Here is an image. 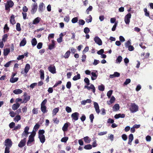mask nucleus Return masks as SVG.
Here are the masks:
<instances>
[{"label":"nucleus","mask_w":153,"mask_h":153,"mask_svg":"<svg viewBox=\"0 0 153 153\" xmlns=\"http://www.w3.org/2000/svg\"><path fill=\"white\" fill-rule=\"evenodd\" d=\"M83 139L85 142L87 143H89L91 141V139L88 136L84 137Z\"/></svg>","instance_id":"28"},{"label":"nucleus","mask_w":153,"mask_h":153,"mask_svg":"<svg viewBox=\"0 0 153 153\" xmlns=\"http://www.w3.org/2000/svg\"><path fill=\"white\" fill-rule=\"evenodd\" d=\"M19 79L18 77H11L10 80V81L11 83H13L17 82Z\"/></svg>","instance_id":"24"},{"label":"nucleus","mask_w":153,"mask_h":153,"mask_svg":"<svg viewBox=\"0 0 153 153\" xmlns=\"http://www.w3.org/2000/svg\"><path fill=\"white\" fill-rule=\"evenodd\" d=\"M40 126L38 123H36L34 127L33 130L36 131L39 128Z\"/></svg>","instance_id":"38"},{"label":"nucleus","mask_w":153,"mask_h":153,"mask_svg":"<svg viewBox=\"0 0 153 153\" xmlns=\"http://www.w3.org/2000/svg\"><path fill=\"white\" fill-rule=\"evenodd\" d=\"M92 148V146L90 144L86 145L84 147V148L86 150L91 149Z\"/></svg>","instance_id":"37"},{"label":"nucleus","mask_w":153,"mask_h":153,"mask_svg":"<svg viewBox=\"0 0 153 153\" xmlns=\"http://www.w3.org/2000/svg\"><path fill=\"white\" fill-rule=\"evenodd\" d=\"M71 82L68 81L67 83V84L66 85V87L67 88H68V89H70V88H71Z\"/></svg>","instance_id":"56"},{"label":"nucleus","mask_w":153,"mask_h":153,"mask_svg":"<svg viewBox=\"0 0 153 153\" xmlns=\"http://www.w3.org/2000/svg\"><path fill=\"white\" fill-rule=\"evenodd\" d=\"M62 83V82L61 81H59L56 83L54 85H53V87L54 88L57 87L59 85L61 84Z\"/></svg>","instance_id":"60"},{"label":"nucleus","mask_w":153,"mask_h":153,"mask_svg":"<svg viewBox=\"0 0 153 153\" xmlns=\"http://www.w3.org/2000/svg\"><path fill=\"white\" fill-rule=\"evenodd\" d=\"M131 16V14L130 13H128L125 16L124 20L126 24H128L129 23Z\"/></svg>","instance_id":"6"},{"label":"nucleus","mask_w":153,"mask_h":153,"mask_svg":"<svg viewBox=\"0 0 153 153\" xmlns=\"http://www.w3.org/2000/svg\"><path fill=\"white\" fill-rule=\"evenodd\" d=\"M14 3L11 0H8L6 3H4L5 9L7 11V13H9L10 10V8L13 6Z\"/></svg>","instance_id":"1"},{"label":"nucleus","mask_w":153,"mask_h":153,"mask_svg":"<svg viewBox=\"0 0 153 153\" xmlns=\"http://www.w3.org/2000/svg\"><path fill=\"white\" fill-rule=\"evenodd\" d=\"M139 107L135 103H131L129 108V110L131 113H134L138 111Z\"/></svg>","instance_id":"2"},{"label":"nucleus","mask_w":153,"mask_h":153,"mask_svg":"<svg viewBox=\"0 0 153 153\" xmlns=\"http://www.w3.org/2000/svg\"><path fill=\"white\" fill-rule=\"evenodd\" d=\"M98 89L101 91H103L105 89V86L103 85H101L98 86Z\"/></svg>","instance_id":"40"},{"label":"nucleus","mask_w":153,"mask_h":153,"mask_svg":"<svg viewBox=\"0 0 153 153\" xmlns=\"http://www.w3.org/2000/svg\"><path fill=\"white\" fill-rule=\"evenodd\" d=\"M23 96L24 97H25L24 98V99L23 100V101L22 102V103H23L24 102L26 103L28 101L30 98V96L29 95H27V94L25 93L23 95Z\"/></svg>","instance_id":"12"},{"label":"nucleus","mask_w":153,"mask_h":153,"mask_svg":"<svg viewBox=\"0 0 153 153\" xmlns=\"http://www.w3.org/2000/svg\"><path fill=\"white\" fill-rule=\"evenodd\" d=\"M79 114L78 112H75L72 113L71 115V117L73 121L77 120L79 118Z\"/></svg>","instance_id":"3"},{"label":"nucleus","mask_w":153,"mask_h":153,"mask_svg":"<svg viewBox=\"0 0 153 153\" xmlns=\"http://www.w3.org/2000/svg\"><path fill=\"white\" fill-rule=\"evenodd\" d=\"M44 4L43 2L40 3L39 6L38 10L40 13H42L45 9Z\"/></svg>","instance_id":"10"},{"label":"nucleus","mask_w":153,"mask_h":153,"mask_svg":"<svg viewBox=\"0 0 153 153\" xmlns=\"http://www.w3.org/2000/svg\"><path fill=\"white\" fill-rule=\"evenodd\" d=\"M115 100V99L114 97L113 96H112L111 98V99H110V100L109 101H107V104L108 105H110V104H111L112 103H113L114 102Z\"/></svg>","instance_id":"19"},{"label":"nucleus","mask_w":153,"mask_h":153,"mask_svg":"<svg viewBox=\"0 0 153 153\" xmlns=\"http://www.w3.org/2000/svg\"><path fill=\"white\" fill-rule=\"evenodd\" d=\"M87 89L88 90H90L91 89H92V91L93 93H94L95 91V87L94 85L92 84L90 86H88Z\"/></svg>","instance_id":"31"},{"label":"nucleus","mask_w":153,"mask_h":153,"mask_svg":"<svg viewBox=\"0 0 153 153\" xmlns=\"http://www.w3.org/2000/svg\"><path fill=\"white\" fill-rule=\"evenodd\" d=\"M37 8V4L36 3H34L32 6V8L31 10V14H34L36 12Z\"/></svg>","instance_id":"8"},{"label":"nucleus","mask_w":153,"mask_h":153,"mask_svg":"<svg viewBox=\"0 0 153 153\" xmlns=\"http://www.w3.org/2000/svg\"><path fill=\"white\" fill-rule=\"evenodd\" d=\"M40 78L42 79H43L44 78V74L43 71L41 70L40 71Z\"/></svg>","instance_id":"45"},{"label":"nucleus","mask_w":153,"mask_h":153,"mask_svg":"<svg viewBox=\"0 0 153 153\" xmlns=\"http://www.w3.org/2000/svg\"><path fill=\"white\" fill-rule=\"evenodd\" d=\"M38 138L42 143H43L45 142V139L44 135H38Z\"/></svg>","instance_id":"18"},{"label":"nucleus","mask_w":153,"mask_h":153,"mask_svg":"<svg viewBox=\"0 0 153 153\" xmlns=\"http://www.w3.org/2000/svg\"><path fill=\"white\" fill-rule=\"evenodd\" d=\"M90 31L88 27H85L84 29V32L86 34L88 33Z\"/></svg>","instance_id":"51"},{"label":"nucleus","mask_w":153,"mask_h":153,"mask_svg":"<svg viewBox=\"0 0 153 153\" xmlns=\"http://www.w3.org/2000/svg\"><path fill=\"white\" fill-rule=\"evenodd\" d=\"M70 17L69 16H65L64 20L66 22L68 23L70 20Z\"/></svg>","instance_id":"41"},{"label":"nucleus","mask_w":153,"mask_h":153,"mask_svg":"<svg viewBox=\"0 0 153 153\" xmlns=\"http://www.w3.org/2000/svg\"><path fill=\"white\" fill-rule=\"evenodd\" d=\"M123 58L121 56H119L117 58L116 62L117 63H120L122 61Z\"/></svg>","instance_id":"39"},{"label":"nucleus","mask_w":153,"mask_h":153,"mask_svg":"<svg viewBox=\"0 0 153 153\" xmlns=\"http://www.w3.org/2000/svg\"><path fill=\"white\" fill-rule=\"evenodd\" d=\"M41 19V18L39 17H37L35 18L33 21V23L31 22L29 23V26L30 27H32L33 24L36 25L38 24L40 21Z\"/></svg>","instance_id":"4"},{"label":"nucleus","mask_w":153,"mask_h":153,"mask_svg":"<svg viewBox=\"0 0 153 153\" xmlns=\"http://www.w3.org/2000/svg\"><path fill=\"white\" fill-rule=\"evenodd\" d=\"M120 106L118 104H115L113 107V109L114 111H117L119 109Z\"/></svg>","instance_id":"29"},{"label":"nucleus","mask_w":153,"mask_h":153,"mask_svg":"<svg viewBox=\"0 0 153 153\" xmlns=\"http://www.w3.org/2000/svg\"><path fill=\"white\" fill-rule=\"evenodd\" d=\"M129 140L128 142V144L131 145L132 144L131 142L134 139L133 135L132 134H130L128 136Z\"/></svg>","instance_id":"15"},{"label":"nucleus","mask_w":153,"mask_h":153,"mask_svg":"<svg viewBox=\"0 0 153 153\" xmlns=\"http://www.w3.org/2000/svg\"><path fill=\"white\" fill-rule=\"evenodd\" d=\"M27 42V41L26 40V39L24 38L21 41V42L19 46H24L25 45Z\"/></svg>","instance_id":"22"},{"label":"nucleus","mask_w":153,"mask_h":153,"mask_svg":"<svg viewBox=\"0 0 153 153\" xmlns=\"http://www.w3.org/2000/svg\"><path fill=\"white\" fill-rule=\"evenodd\" d=\"M4 143L5 145L6 146V147H7L10 149L12 146V142L10 139H6L4 141Z\"/></svg>","instance_id":"5"},{"label":"nucleus","mask_w":153,"mask_h":153,"mask_svg":"<svg viewBox=\"0 0 153 153\" xmlns=\"http://www.w3.org/2000/svg\"><path fill=\"white\" fill-rule=\"evenodd\" d=\"M144 11L145 12V15L146 16H149V13L147 11V9L146 8H144Z\"/></svg>","instance_id":"48"},{"label":"nucleus","mask_w":153,"mask_h":153,"mask_svg":"<svg viewBox=\"0 0 153 153\" xmlns=\"http://www.w3.org/2000/svg\"><path fill=\"white\" fill-rule=\"evenodd\" d=\"M45 133V131L44 130H39L38 132V135H44L43 134Z\"/></svg>","instance_id":"47"},{"label":"nucleus","mask_w":153,"mask_h":153,"mask_svg":"<svg viewBox=\"0 0 153 153\" xmlns=\"http://www.w3.org/2000/svg\"><path fill=\"white\" fill-rule=\"evenodd\" d=\"M68 137H63L62 138L61 141L62 142L66 143L68 140Z\"/></svg>","instance_id":"42"},{"label":"nucleus","mask_w":153,"mask_h":153,"mask_svg":"<svg viewBox=\"0 0 153 153\" xmlns=\"http://www.w3.org/2000/svg\"><path fill=\"white\" fill-rule=\"evenodd\" d=\"M54 123L56 124H58L59 123V120H58L57 118H54L53 120Z\"/></svg>","instance_id":"64"},{"label":"nucleus","mask_w":153,"mask_h":153,"mask_svg":"<svg viewBox=\"0 0 153 153\" xmlns=\"http://www.w3.org/2000/svg\"><path fill=\"white\" fill-rule=\"evenodd\" d=\"M10 51V49L9 48H6L4 50V56H7L9 53Z\"/></svg>","instance_id":"23"},{"label":"nucleus","mask_w":153,"mask_h":153,"mask_svg":"<svg viewBox=\"0 0 153 153\" xmlns=\"http://www.w3.org/2000/svg\"><path fill=\"white\" fill-rule=\"evenodd\" d=\"M91 74L92 76L91 77V79L92 80H94L96 79L97 76V75L94 72H92Z\"/></svg>","instance_id":"32"},{"label":"nucleus","mask_w":153,"mask_h":153,"mask_svg":"<svg viewBox=\"0 0 153 153\" xmlns=\"http://www.w3.org/2000/svg\"><path fill=\"white\" fill-rule=\"evenodd\" d=\"M21 128V125L20 124H18L17 126L14 127L13 130L16 131L17 130L20 129Z\"/></svg>","instance_id":"50"},{"label":"nucleus","mask_w":153,"mask_h":153,"mask_svg":"<svg viewBox=\"0 0 153 153\" xmlns=\"http://www.w3.org/2000/svg\"><path fill=\"white\" fill-rule=\"evenodd\" d=\"M68 124H70L69 123H65L62 128V130L64 132L67 131H68V128L69 126Z\"/></svg>","instance_id":"17"},{"label":"nucleus","mask_w":153,"mask_h":153,"mask_svg":"<svg viewBox=\"0 0 153 153\" xmlns=\"http://www.w3.org/2000/svg\"><path fill=\"white\" fill-rule=\"evenodd\" d=\"M43 44L42 42L39 43L37 45V48L39 49H41L42 46Z\"/></svg>","instance_id":"52"},{"label":"nucleus","mask_w":153,"mask_h":153,"mask_svg":"<svg viewBox=\"0 0 153 153\" xmlns=\"http://www.w3.org/2000/svg\"><path fill=\"white\" fill-rule=\"evenodd\" d=\"M113 91L112 90H110L108 92L107 94V95L108 96V98H110L112 94Z\"/></svg>","instance_id":"49"},{"label":"nucleus","mask_w":153,"mask_h":153,"mask_svg":"<svg viewBox=\"0 0 153 153\" xmlns=\"http://www.w3.org/2000/svg\"><path fill=\"white\" fill-rule=\"evenodd\" d=\"M48 69L52 74H54L56 73V68L53 65H50L48 67Z\"/></svg>","instance_id":"7"},{"label":"nucleus","mask_w":153,"mask_h":153,"mask_svg":"<svg viewBox=\"0 0 153 153\" xmlns=\"http://www.w3.org/2000/svg\"><path fill=\"white\" fill-rule=\"evenodd\" d=\"M91 100L90 99H88L86 100H82L81 101V104L83 105H85L87 103H91Z\"/></svg>","instance_id":"26"},{"label":"nucleus","mask_w":153,"mask_h":153,"mask_svg":"<svg viewBox=\"0 0 153 153\" xmlns=\"http://www.w3.org/2000/svg\"><path fill=\"white\" fill-rule=\"evenodd\" d=\"M89 118L91 120V123H93V119L94 118V116L93 114H91L89 116Z\"/></svg>","instance_id":"59"},{"label":"nucleus","mask_w":153,"mask_h":153,"mask_svg":"<svg viewBox=\"0 0 153 153\" xmlns=\"http://www.w3.org/2000/svg\"><path fill=\"white\" fill-rule=\"evenodd\" d=\"M59 109L58 108H55L53 109L52 111V114L53 116L55 115L56 113L59 111Z\"/></svg>","instance_id":"35"},{"label":"nucleus","mask_w":153,"mask_h":153,"mask_svg":"<svg viewBox=\"0 0 153 153\" xmlns=\"http://www.w3.org/2000/svg\"><path fill=\"white\" fill-rule=\"evenodd\" d=\"M41 109L43 113H45L47 111V110L46 109V107L45 106H41Z\"/></svg>","instance_id":"33"},{"label":"nucleus","mask_w":153,"mask_h":153,"mask_svg":"<svg viewBox=\"0 0 153 153\" xmlns=\"http://www.w3.org/2000/svg\"><path fill=\"white\" fill-rule=\"evenodd\" d=\"M21 119V117L20 115H17L14 118V120L15 122H17Z\"/></svg>","instance_id":"34"},{"label":"nucleus","mask_w":153,"mask_h":153,"mask_svg":"<svg viewBox=\"0 0 153 153\" xmlns=\"http://www.w3.org/2000/svg\"><path fill=\"white\" fill-rule=\"evenodd\" d=\"M131 42L129 40H128L127 42H126L125 44V45L126 48H128V46L130 45Z\"/></svg>","instance_id":"54"},{"label":"nucleus","mask_w":153,"mask_h":153,"mask_svg":"<svg viewBox=\"0 0 153 153\" xmlns=\"http://www.w3.org/2000/svg\"><path fill=\"white\" fill-rule=\"evenodd\" d=\"M122 138L124 140L126 141L127 139V137L126 134H123L122 136Z\"/></svg>","instance_id":"62"},{"label":"nucleus","mask_w":153,"mask_h":153,"mask_svg":"<svg viewBox=\"0 0 153 153\" xmlns=\"http://www.w3.org/2000/svg\"><path fill=\"white\" fill-rule=\"evenodd\" d=\"M66 111L68 113H69L72 111L71 108L69 106H66L65 108Z\"/></svg>","instance_id":"53"},{"label":"nucleus","mask_w":153,"mask_h":153,"mask_svg":"<svg viewBox=\"0 0 153 153\" xmlns=\"http://www.w3.org/2000/svg\"><path fill=\"white\" fill-rule=\"evenodd\" d=\"M22 91L20 89H16L15 90H14L13 91V92L15 94H19L22 93Z\"/></svg>","instance_id":"27"},{"label":"nucleus","mask_w":153,"mask_h":153,"mask_svg":"<svg viewBox=\"0 0 153 153\" xmlns=\"http://www.w3.org/2000/svg\"><path fill=\"white\" fill-rule=\"evenodd\" d=\"M80 78V74H78L77 75L74 76L73 78V80L74 81H76L79 79Z\"/></svg>","instance_id":"30"},{"label":"nucleus","mask_w":153,"mask_h":153,"mask_svg":"<svg viewBox=\"0 0 153 153\" xmlns=\"http://www.w3.org/2000/svg\"><path fill=\"white\" fill-rule=\"evenodd\" d=\"M95 42L99 45H101L102 44V41L98 37L96 36L94 39Z\"/></svg>","instance_id":"11"},{"label":"nucleus","mask_w":153,"mask_h":153,"mask_svg":"<svg viewBox=\"0 0 153 153\" xmlns=\"http://www.w3.org/2000/svg\"><path fill=\"white\" fill-rule=\"evenodd\" d=\"M52 44L48 45V49L51 50L56 47L55 41L54 40H52Z\"/></svg>","instance_id":"14"},{"label":"nucleus","mask_w":153,"mask_h":153,"mask_svg":"<svg viewBox=\"0 0 153 153\" xmlns=\"http://www.w3.org/2000/svg\"><path fill=\"white\" fill-rule=\"evenodd\" d=\"M37 42V41L35 38L33 39L31 41L32 45L33 47L35 46L36 45Z\"/></svg>","instance_id":"25"},{"label":"nucleus","mask_w":153,"mask_h":153,"mask_svg":"<svg viewBox=\"0 0 153 153\" xmlns=\"http://www.w3.org/2000/svg\"><path fill=\"white\" fill-rule=\"evenodd\" d=\"M131 82V79H126L125 82L124 83L125 85H127Z\"/></svg>","instance_id":"61"},{"label":"nucleus","mask_w":153,"mask_h":153,"mask_svg":"<svg viewBox=\"0 0 153 153\" xmlns=\"http://www.w3.org/2000/svg\"><path fill=\"white\" fill-rule=\"evenodd\" d=\"M93 7L91 6H90L86 10V12L87 14L89 13V11H92Z\"/></svg>","instance_id":"44"},{"label":"nucleus","mask_w":153,"mask_h":153,"mask_svg":"<svg viewBox=\"0 0 153 153\" xmlns=\"http://www.w3.org/2000/svg\"><path fill=\"white\" fill-rule=\"evenodd\" d=\"M26 143V138H25L20 141L18 146L20 148H22L25 145Z\"/></svg>","instance_id":"9"},{"label":"nucleus","mask_w":153,"mask_h":153,"mask_svg":"<svg viewBox=\"0 0 153 153\" xmlns=\"http://www.w3.org/2000/svg\"><path fill=\"white\" fill-rule=\"evenodd\" d=\"M71 54V51H67L65 53L64 56H62V57L65 59H68L69 57Z\"/></svg>","instance_id":"21"},{"label":"nucleus","mask_w":153,"mask_h":153,"mask_svg":"<svg viewBox=\"0 0 153 153\" xmlns=\"http://www.w3.org/2000/svg\"><path fill=\"white\" fill-rule=\"evenodd\" d=\"M9 114L10 115V116L12 117H14L16 115V113H15L13 111H11L10 112Z\"/></svg>","instance_id":"63"},{"label":"nucleus","mask_w":153,"mask_h":153,"mask_svg":"<svg viewBox=\"0 0 153 153\" xmlns=\"http://www.w3.org/2000/svg\"><path fill=\"white\" fill-rule=\"evenodd\" d=\"M94 105L96 112L98 114H99L100 112V109L98 104L96 102H94Z\"/></svg>","instance_id":"13"},{"label":"nucleus","mask_w":153,"mask_h":153,"mask_svg":"<svg viewBox=\"0 0 153 153\" xmlns=\"http://www.w3.org/2000/svg\"><path fill=\"white\" fill-rule=\"evenodd\" d=\"M30 68V65L29 64H26L25 68L24 69V71L25 73L27 74L29 71V70Z\"/></svg>","instance_id":"20"},{"label":"nucleus","mask_w":153,"mask_h":153,"mask_svg":"<svg viewBox=\"0 0 153 153\" xmlns=\"http://www.w3.org/2000/svg\"><path fill=\"white\" fill-rule=\"evenodd\" d=\"M79 25H83L85 23V21L82 19H80L79 21Z\"/></svg>","instance_id":"57"},{"label":"nucleus","mask_w":153,"mask_h":153,"mask_svg":"<svg viewBox=\"0 0 153 153\" xmlns=\"http://www.w3.org/2000/svg\"><path fill=\"white\" fill-rule=\"evenodd\" d=\"M15 125V123H14L12 122L9 124V126L10 128H12L14 127Z\"/></svg>","instance_id":"58"},{"label":"nucleus","mask_w":153,"mask_h":153,"mask_svg":"<svg viewBox=\"0 0 153 153\" xmlns=\"http://www.w3.org/2000/svg\"><path fill=\"white\" fill-rule=\"evenodd\" d=\"M16 29L18 31H20L21 30L20 27V24L19 23H17L16 24Z\"/></svg>","instance_id":"43"},{"label":"nucleus","mask_w":153,"mask_h":153,"mask_svg":"<svg viewBox=\"0 0 153 153\" xmlns=\"http://www.w3.org/2000/svg\"><path fill=\"white\" fill-rule=\"evenodd\" d=\"M20 104L19 103H16L13 104L12 106V109L13 110H17L20 106Z\"/></svg>","instance_id":"16"},{"label":"nucleus","mask_w":153,"mask_h":153,"mask_svg":"<svg viewBox=\"0 0 153 153\" xmlns=\"http://www.w3.org/2000/svg\"><path fill=\"white\" fill-rule=\"evenodd\" d=\"M78 21V18L77 17H75L73 18L71 20V22L72 23H75L77 22Z\"/></svg>","instance_id":"55"},{"label":"nucleus","mask_w":153,"mask_h":153,"mask_svg":"<svg viewBox=\"0 0 153 153\" xmlns=\"http://www.w3.org/2000/svg\"><path fill=\"white\" fill-rule=\"evenodd\" d=\"M84 81L87 85H90V81L88 78H85L84 79Z\"/></svg>","instance_id":"46"},{"label":"nucleus","mask_w":153,"mask_h":153,"mask_svg":"<svg viewBox=\"0 0 153 153\" xmlns=\"http://www.w3.org/2000/svg\"><path fill=\"white\" fill-rule=\"evenodd\" d=\"M8 36L7 34H4L2 36V41L4 42H5L7 40Z\"/></svg>","instance_id":"36"}]
</instances>
